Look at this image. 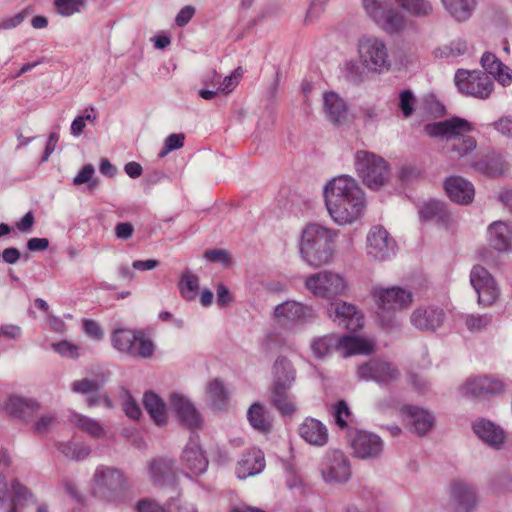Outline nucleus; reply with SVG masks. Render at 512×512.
I'll use <instances>...</instances> for the list:
<instances>
[{
	"mask_svg": "<svg viewBox=\"0 0 512 512\" xmlns=\"http://www.w3.org/2000/svg\"><path fill=\"white\" fill-rule=\"evenodd\" d=\"M2 409L15 418L26 420L39 410V404L32 399L10 396L3 403Z\"/></svg>",
	"mask_w": 512,
	"mask_h": 512,
	"instance_id": "nucleus-29",
	"label": "nucleus"
},
{
	"mask_svg": "<svg viewBox=\"0 0 512 512\" xmlns=\"http://www.w3.org/2000/svg\"><path fill=\"white\" fill-rule=\"evenodd\" d=\"M174 461L168 458H160L151 462L150 476L155 484H162L173 475Z\"/></svg>",
	"mask_w": 512,
	"mask_h": 512,
	"instance_id": "nucleus-39",
	"label": "nucleus"
},
{
	"mask_svg": "<svg viewBox=\"0 0 512 512\" xmlns=\"http://www.w3.org/2000/svg\"><path fill=\"white\" fill-rule=\"evenodd\" d=\"M112 344L119 352L134 358H149L154 353V344L141 332L130 329H116L112 333Z\"/></svg>",
	"mask_w": 512,
	"mask_h": 512,
	"instance_id": "nucleus-8",
	"label": "nucleus"
},
{
	"mask_svg": "<svg viewBox=\"0 0 512 512\" xmlns=\"http://www.w3.org/2000/svg\"><path fill=\"white\" fill-rule=\"evenodd\" d=\"M444 8L457 21L469 19L476 7V0H441Z\"/></svg>",
	"mask_w": 512,
	"mask_h": 512,
	"instance_id": "nucleus-36",
	"label": "nucleus"
},
{
	"mask_svg": "<svg viewBox=\"0 0 512 512\" xmlns=\"http://www.w3.org/2000/svg\"><path fill=\"white\" fill-rule=\"evenodd\" d=\"M105 381V375H102L100 380L83 378L73 381L70 385V388L74 393L87 396L91 393L99 392Z\"/></svg>",
	"mask_w": 512,
	"mask_h": 512,
	"instance_id": "nucleus-45",
	"label": "nucleus"
},
{
	"mask_svg": "<svg viewBox=\"0 0 512 512\" xmlns=\"http://www.w3.org/2000/svg\"><path fill=\"white\" fill-rule=\"evenodd\" d=\"M119 399L125 414L134 420H137L141 416V409L135 399L132 397L129 390L121 387L119 390Z\"/></svg>",
	"mask_w": 512,
	"mask_h": 512,
	"instance_id": "nucleus-46",
	"label": "nucleus"
},
{
	"mask_svg": "<svg viewBox=\"0 0 512 512\" xmlns=\"http://www.w3.org/2000/svg\"><path fill=\"white\" fill-rule=\"evenodd\" d=\"M492 126L503 136L512 138V116H503L493 122Z\"/></svg>",
	"mask_w": 512,
	"mask_h": 512,
	"instance_id": "nucleus-63",
	"label": "nucleus"
},
{
	"mask_svg": "<svg viewBox=\"0 0 512 512\" xmlns=\"http://www.w3.org/2000/svg\"><path fill=\"white\" fill-rule=\"evenodd\" d=\"M185 136L182 133L169 135L165 139L164 147L160 151L159 156L164 157L173 150L180 149L184 145Z\"/></svg>",
	"mask_w": 512,
	"mask_h": 512,
	"instance_id": "nucleus-55",
	"label": "nucleus"
},
{
	"mask_svg": "<svg viewBox=\"0 0 512 512\" xmlns=\"http://www.w3.org/2000/svg\"><path fill=\"white\" fill-rule=\"evenodd\" d=\"M54 5L60 15L68 17L79 13L85 6V0H55Z\"/></svg>",
	"mask_w": 512,
	"mask_h": 512,
	"instance_id": "nucleus-50",
	"label": "nucleus"
},
{
	"mask_svg": "<svg viewBox=\"0 0 512 512\" xmlns=\"http://www.w3.org/2000/svg\"><path fill=\"white\" fill-rule=\"evenodd\" d=\"M375 346V341L369 338L355 336L338 337L334 334L315 337L311 341L312 353L318 359L324 358L333 350L339 352L342 357L355 354H371L375 351Z\"/></svg>",
	"mask_w": 512,
	"mask_h": 512,
	"instance_id": "nucleus-3",
	"label": "nucleus"
},
{
	"mask_svg": "<svg viewBox=\"0 0 512 512\" xmlns=\"http://www.w3.org/2000/svg\"><path fill=\"white\" fill-rule=\"evenodd\" d=\"M206 395L209 404L216 409H221L228 397L223 383L217 379L208 383Z\"/></svg>",
	"mask_w": 512,
	"mask_h": 512,
	"instance_id": "nucleus-44",
	"label": "nucleus"
},
{
	"mask_svg": "<svg viewBox=\"0 0 512 512\" xmlns=\"http://www.w3.org/2000/svg\"><path fill=\"white\" fill-rule=\"evenodd\" d=\"M304 284L305 288L314 296L325 299L340 296L347 289L346 279L340 273L332 270L310 274Z\"/></svg>",
	"mask_w": 512,
	"mask_h": 512,
	"instance_id": "nucleus-7",
	"label": "nucleus"
},
{
	"mask_svg": "<svg viewBox=\"0 0 512 512\" xmlns=\"http://www.w3.org/2000/svg\"><path fill=\"white\" fill-rule=\"evenodd\" d=\"M265 467V459L261 450L253 449L241 457L238 461L236 474L239 479H246L262 472Z\"/></svg>",
	"mask_w": 512,
	"mask_h": 512,
	"instance_id": "nucleus-27",
	"label": "nucleus"
},
{
	"mask_svg": "<svg viewBox=\"0 0 512 512\" xmlns=\"http://www.w3.org/2000/svg\"><path fill=\"white\" fill-rule=\"evenodd\" d=\"M199 277L190 271L182 274L179 281V291L181 296L187 301L196 299L199 292Z\"/></svg>",
	"mask_w": 512,
	"mask_h": 512,
	"instance_id": "nucleus-41",
	"label": "nucleus"
},
{
	"mask_svg": "<svg viewBox=\"0 0 512 512\" xmlns=\"http://www.w3.org/2000/svg\"><path fill=\"white\" fill-rule=\"evenodd\" d=\"M402 420L408 430L420 437L427 435L435 425V417L428 410L414 405L400 409Z\"/></svg>",
	"mask_w": 512,
	"mask_h": 512,
	"instance_id": "nucleus-17",
	"label": "nucleus"
},
{
	"mask_svg": "<svg viewBox=\"0 0 512 512\" xmlns=\"http://www.w3.org/2000/svg\"><path fill=\"white\" fill-rule=\"evenodd\" d=\"M476 147V139L468 135L461 139L450 142L448 146V155L453 160H459L473 152Z\"/></svg>",
	"mask_w": 512,
	"mask_h": 512,
	"instance_id": "nucleus-40",
	"label": "nucleus"
},
{
	"mask_svg": "<svg viewBox=\"0 0 512 512\" xmlns=\"http://www.w3.org/2000/svg\"><path fill=\"white\" fill-rule=\"evenodd\" d=\"M360 63L369 72L382 73L391 67L386 43L376 36H362L357 42Z\"/></svg>",
	"mask_w": 512,
	"mask_h": 512,
	"instance_id": "nucleus-6",
	"label": "nucleus"
},
{
	"mask_svg": "<svg viewBox=\"0 0 512 512\" xmlns=\"http://www.w3.org/2000/svg\"><path fill=\"white\" fill-rule=\"evenodd\" d=\"M323 111L326 118L334 125L341 126L349 120V110L346 101L333 91L323 94Z\"/></svg>",
	"mask_w": 512,
	"mask_h": 512,
	"instance_id": "nucleus-24",
	"label": "nucleus"
},
{
	"mask_svg": "<svg viewBox=\"0 0 512 512\" xmlns=\"http://www.w3.org/2000/svg\"><path fill=\"white\" fill-rule=\"evenodd\" d=\"M11 489L13 492L12 507L14 508H17L20 505H24L26 502L32 499V493L17 479L11 482Z\"/></svg>",
	"mask_w": 512,
	"mask_h": 512,
	"instance_id": "nucleus-49",
	"label": "nucleus"
},
{
	"mask_svg": "<svg viewBox=\"0 0 512 512\" xmlns=\"http://www.w3.org/2000/svg\"><path fill=\"white\" fill-rule=\"evenodd\" d=\"M351 447L353 454L363 460L379 458L384 451V442L382 439L371 432L357 431L351 437Z\"/></svg>",
	"mask_w": 512,
	"mask_h": 512,
	"instance_id": "nucleus-18",
	"label": "nucleus"
},
{
	"mask_svg": "<svg viewBox=\"0 0 512 512\" xmlns=\"http://www.w3.org/2000/svg\"><path fill=\"white\" fill-rule=\"evenodd\" d=\"M95 173V169L92 164H86L81 171L74 177L73 183L75 185H81L84 183H89V186L95 187L97 185L96 180H92V177Z\"/></svg>",
	"mask_w": 512,
	"mask_h": 512,
	"instance_id": "nucleus-58",
	"label": "nucleus"
},
{
	"mask_svg": "<svg viewBox=\"0 0 512 512\" xmlns=\"http://www.w3.org/2000/svg\"><path fill=\"white\" fill-rule=\"evenodd\" d=\"M325 205L338 225L352 224L364 215L365 194L358 182L348 175L330 180L324 188Z\"/></svg>",
	"mask_w": 512,
	"mask_h": 512,
	"instance_id": "nucleus-1",
	"label": "nucleus"
},
{
	"mask_svg": "<svg viewBox=\"0 0 512 512\" xmlns=\"http://www.w3.org/2000/svg\"><path fill=\"white\" fill-rule=\"evenodd\" d=\"M472 430L475 435L487 446L495 450H501L506 442L504 429L485 418H478L472 422Z\"/></svg>",
	"mask_w": 512,
	"mask_h": 512,
	"instance_id": "nucleus-20",
	"label": "nucleus"
},
{
	"mask_svg": "<svg viewBox=\"0 0 512 512\" xmlns=\"http://www.w3.org/2000/svg\"><path fill=\"white\" fill-rule=\"evenodd\" d=\"M321 473L327 483L346 482L351 475L348 458L340 450L328 452L322 464Z\"/></svg>",
	"mask_w": 512,
	"mask_h": 512,
	"instance_id": "nucleus-16",
	"label": "nucleus"
},
{
	"mask_svg": "<svg viewBox=\"0 0 512 512\" xmlns=\"http://www.w3.org/2000/svg\"><path fill=\"white\" fill-rule=\"evenodd\" d=\"M276 322L286 328L303 325L314 318V310L297 301H285L274 308Z\"/></svg>",
	"mask_w": 512,
	"mask_h": 512,
	"instance_id": "nucleus-13",
	"label": "nucleus"
},
{
	"mask_svg": "<svg viewBox=\"0 0 512 512\" xmlns=\"http://www.w3.org/2000/svg\"><path fill=\"white\" fill-rule=\"evenodd\" d=\"M449 198L459 204H468L474 198V187L471 182L461 176H451L444 182Z\"/></svg>",
	"mask_w": 512,
	"mask_h": 512,
	"instance_id": "nucleus-26",
	"label": "nucleus"
},
{
	"mask_svg": "<svg viewBox=\"0 0 512 512\" xmlns=\"http://www.w3.org/2000/svg\"><path fill=\"white\" fill-rule=\"evenodd\" d=\"M243 75L241 67H237L230 75L226 76L218 87V91L222 93H230L237 85L239 79Z\"/></svg>",
	"mask_w": 512,
	"mask_h": 512,
	"instance_id": "nucleus-56",
	"label": "nucleus"
},
{
	"mask_svg": "<svg viewBox=\"0 0 512 512\" xmlns=\"http://www.w3.org/2000/svg\"><path fill=\"white\" fill-rule=\"evenodd\" d=\"M57 418L54 414H46L41 416L33 425V431L37 434L48 432L55 426Z\"/></svg>",
	"mask_w": 512,
	"mask_h": 512,
	"instance_id": "nucleus-61",
	"label": "nucleus"
},
{
	"mask_svg": "<svg viewBox=\"0 0 512 512\" xmlns=\"http://www.w3.org/2000/svg\"><path fill=\"white\" fill-rule=\"evenodd\" d=\"M51 347L55 352H57L62 357L76 359L79 356L78 346L66 340L52 343Z\"/></svg>",
	"mask_w": 512,
	"mask_h": 512,
	"instance_id": "nucleus-52",
	"label": "nucleus"
},
{
	"mask_svg": "<svg viewBox=\"0 0 512 512\" xmlns=\"http://www.w3.org/2000/svg\"><path fill=\"white\" fill-rule=\"evenodd\" d=\"M468 51V45L465 40L458 38L451 41L448 45L444 46L442 53L446 57H457L465 54Z\"/></svg>",
	"mask_w": 512,
	"mask_h": 512,
	"instance_id": "nucleus-54",
	"label": "nucleus"
},
{
	"mask_svg": "<svg viewBox=\"0 0 512 512\" xmlns=\"http://www.w3.org/2000/svg\"><path fill=\"white\" fill-rule=\"evenodd\" d=\"M472 167L479 173L488 176H498L506 170V164L497 154H488L473 162Z\"/></svg>",
	"mask_w": 512,
	"mask_h": 512,
	"instance_id": "nucleus-35",
	"label": "nucleus"
},
{
	"mask_svg": "<svg viewBox=\"0 0 512 512\" xmlns=\"http://www.w3.org/2000/svg\"><path fill=\"white\" fill-rule=\"evenodd\" d=\"M470 283L478 294V304L483 307L491 306L500 295L495 279L486 268L480 265L472 268Z\"/></svg>",
	"mask_w": 512,
	"mask_h": 512,
	"instance_id": "nucleus-14",
	"label": "nucleus"
},
{
	"mask_svg": "<svg viewBox=\"0 0 512 512\" xmlns=\"http://www.w3.org/2000/svg\"><path fill=\"white\" fill-rule=\"evenodd\" d=\"M379 308L393 310L408 307L412 301V293L400 287L378 289L374 291Z\"/></svg>",
	"mask_w": 512,
	"mask_h": 512,
	"instance_id": "nucleus-23",
	"label": "nucleus"
},
{
	"mask_svg": "<svg viewBox=\"0 0 512 512\" xmlns=\"http://www.w3.org/2000/svg\"><path fill=\"white\" fill-rule=\"evenodd\" d=\"M181 463L190 476L202 475L208 468V458L198 436L191 437L181 454Z\"/></svg>",
	"mask_w": 512,
	"mask_h": 512,
	"instance_id": "nucleus-19",
	"label": "nucleus"
},
{
	"mask_svg": "<svg viewBox=\"0 0 512 512\" xmlns=\"http://www.w3.org/2000/svg\"><path fill=\"white\" fill-rule=\"evenodd\" d=\"M273 387L291 388L296 380V370L292 361L286 356L280 355L272 366Z\"/></svg>",
	"mask_w": 512,
	"mask_h": 512,
	"instance_id": "nucleus-28",
	"label": "nucleus"
},
{
	"mask_svg": "<svg viewBox=\"0 0 512 512\" xmlns=\"http://www.w3.org/2000/svg\"><path fill=\"white\" fill-rule=\"evenodd\" d=\"M445 320L443 309L435 306L417 307L410 316L411 324L420 331H435Z\"/></svg>",
	"mask_w": 512,
	"mask_h": 512,
	"instance_id": "nucleus-21",
	"label": "nucleus"
},
{
	"mask_svg": "<svg viewBox=\"0 0 512 512\" xmlns=\"http://www.w3.org/2000/svg\"><path fill=\"white\" fill-rule=\"evenodd\" d=\"M298 431L300 437L310 445L322 447L328 443V429L325 424L316 418H305L299 425Z\"/></svg>",
	"mask_w": 512,
	"mask_h": 512,
	"instance_id": "nucleus-25",
	"label": "nucleus"
},
{
	"mask_svg": "<svg viewBox=\"0 0 512 512\" xmlns=\"http://www.w3.org/2000/svg\"><path fill=\"white\" fill-rule=\"evenodd\" d=\"M389 4L388 0H362L363 8L372 20Z\"/></svg>",
	"mask_w": 512,
	"mask_h": 512,
	"instance_id": "nucleus-57",
	"label": "nucleus"
},
{
	"mask_svg": "<svg viewBox=\"0 0 512 512\" xmlns=\"http://www.w3.org/2000/svg\"><path fill=\"white\" fill-rule=\"evenodd\" d=\"M490 245L498 251H507L512 246V230L507 223L495 221L488 227Z\"/></svg>",
	"mask_w": 512,
	"mask_h": 512,
	"instance_id": "nucleus-33",
	"label": "nucleus"
},
{
	"mask_svg": "<svg viewBox=\"0 0 512 512\" xmlns=\"http://www.w3.org/2000/svg\"><path fill=\"white\" fill-rule=\"evenodd\" d=\"M354 165L363 183L372 190H378L389 180L388 163L380 156L365 150L355 153Z\"/></svg>",
	"mask_w": 512,
	"mask_h": 512,
	"instance_id": "nucleus-4",
	"label": "nucleus"
},
{
	"mask_svg": "<svg viewBox=\"0 0 512 512\" xmlns=\"http://www.w3.org/2000/svg\"><path fill=\"white\" fill-rule=\"evenodd\" d=\"M397 243L381 225L371 227L366 236V255L374 262L390 259L397 252Z\"/></svg>",
	"mask_w": 512,
	"mask_h": 512,
	"instance_id": "nucleus-10",
	"label": "nucleus"
},
{
	"mask_svg": "<svg viewBox=\"0 0 512 512\" xmlns=\"http://www.w3.org/2000/svg\"><path fill=\"white\" fill-rule=\"evenodd\" d=\"M373 21L386 33L394 34L406 25L405 16L390 3Z\"/></svg>",
	"mask_w": 512,
	"mask_h": 512,
	"instance_id": "nucleus-31",
	"label": "nucleus"
},
{
	"mask_svg": "<svg viewBox=\"0 0 512 512\" xmlns=\"http://www.w3.org/2000/svg\"><path fill=\"white\" fill-rule=\"evenodd\" d=\"M492 322L491 314H471L466 317L465 324L472 333H478L485 330Z\"/></svg>",
	"mask_w": 512,
	"mask_h": 512,
	"instance_id": "nucleus-48",
	"label": "nucleus"
},
{
	"mask_svg": "<svg viewBox=\"0 0 512 512\" xmlns=\"http://www.w3.org/2000/svg\"><path fill=\"white\" fill-rule=\"evenodd\" d=\"M333 416L336 424L340 428L347 427V418L350 416V410L347 403L344 400H340L334 407Z\"/></svg>",
	"mask_w": 512,
	"mask_h": 512,
	"instance_id": "nucleus-59",
	"label": "nucleus"
},
{
	"mask_svg": "<svg viewBox=\"0 0 512 512\" xmlns=\"http://www.w3.org/2000/svg\"><path fill=\"white\" fill-rule=\"evenodd\" d=\"M290 389L291 388L286 387H272L271 390V401L273 406L285 416H290L296 411V406L288 393Z\"/></svg>",
	"mask_w": 512,
	"mask_h": 512,
	"instance_id": "nucleus-37",
	"label": "nucleus"
},
{
	"mask_svg": "<svg viewBox=\"0 0 512 512\" xmlns=\"http://www.w3.org/2000/svg\"><path fill=\"white\" fill-rule=\"evenodd\" d=\"M171 405L180 422L189 429H198L203 426V418L188 398L174 393L170 397Z\"/></svg>",
	"mask_w": 512,
	"mask_h": 512,
	"instance_id": "nucleus-22",
	"label": "nucleus"
},
{
	"mask_svg": "<svg viewBox=\"0 0 512 512\" xmlns=\"http://www.w3.org/2000/svg\"><path fill=\"white\" fill-rule=\"evenodd\" d=\"M455 84L465 95L486 99L493 91V82L485 72L459 69L455 74Z\"/></svg>",
	"mask_w": 512,
	"mask_h": 512,
	"instance_id": "nucleus-11",
	"label": "nucleus"
},
{
	"mask_svg": "<svg viewBox=\"0 0 512 512\" xmlns=\"http://www.w3.org/2000/svg\"><path fill=\"white\" fill-rule=\"evenodd\" d=\"M58 449L66 457L77 461L85 459L90 453V449L81 444L61 443Z\"/></svg>",
	"mask_w": 512,
	"mask_h": 512,
	"instance_id": "nucleus-47",
	"label": "nucleus"
},
{
	"mask_svg": "<svg viewBox=\"0 0 512 512\" xmlns=\"http://www.w3.org/2000/svg\"><path fill=\"white\" fill-rule=\"evenodd\" d=\"M195 13V8L191 5L183 7L175 17V23L178 27H183L189 23Z\"/></svg>",
	"mask_w": 512,
	"mask_h": 512,
	"instance_id": "nucleus-64",
	"label": "nucleus"
},
{
	"mask_svg": "<svg viewBox=\"0 0 512 512\" xmlns=\"http://www.w3.org/2000/svg\"><path fill=\"white\" fill-rule=\"evenodd\" d=\"M407 13L414 17H427L432 14L433 6L428 0H395Z\"/></svg>",
	"mask_w": 512,
	"mask_h": 512,
	"instance_id": "nucleus-43",
	"label": "nucleus"
},
{
	"mask_svg": "<svg viewBox=\"0 0 512 512\" xmlns=\"http://www.w3.org/2000/svg\"><path fill=\"white\" fill-rule=\"evenodd\" d=\"M327 314L335 324L348 331L356 332L363 327V315L352 303L344 301L330 303Z\"/></svg>",
	"mask_w": 512,
	"mask_h": 512,
	"instance_id": "nucleus-15",
	"label": "nucleus"
},
{
	"mask_svg": "<svg viewBox=\"0 0 512 512\" xmlns=\"http://www.w3.org/2000/svg\"><path fill=\"white\" fill-rule=\"evenodd\" d=\"M364 67L356 61H348L345 63L346 77L354 82L359 83L363 79Z\"/></svg>",
	"mask_w": 512,
	"mask_h": 512,
	"instance_id": "nucleus-60",
	"label": "nucleus"
},
{
	"mask_svg": "<svg viewBox=\"0 0 512 512\" xmlns=\"http://www.w3.org/2000/svg\"><path fill=\"white\" fill-rule=\"evenodd\" d=\"M29 15L30 11L23 9L13 16L0 18V31L18 27Z\"/></svg>",
	"mask_w": 512,
	"mask_h": 512,
	"instance_id": "nucleus-53",
	"label": "nucleus"
},
{
	"mask_svg": "<svg viewBox=\"0 0 512 512\" xmlns=\"http://www.w3.org/2000/svg\"><path fill=\"white\" fill-rule=\"evenodd\" d=\"M503 86H509L512 83V70L503 64H497V68L491 74Z\"/></svg>",
	"mask_w": 512,
	"mask_h": 512,
	"instance_id": "nucleus-62",
	"label": "nucleus"
},
{
	"mask_svg": "<svg viewBox=\"0 0 512 512\" xmlns=\"http://www.w3.org/2000/svg\"><path fill=\"white\" fill-rule=\"evenodd\" d=\"M143 405L150 417L157 425L167 422V408L161 397L154 392H146L143 396Z\"/></svg>",
	"mask_w": 512,
	"mask_h": 512,
	"instance_id": "nucleus-34",
	"label": "nucleus"
},
{
	"mask_svg": "<svg viewBox=\"0 0 512 512\" xmlns=\"http://www.w3.org/2000/svg\"><path fill=\"white\" fill-rule=\"evenodd\" d=\"M463 390L465 394L478 398L501 392L503 385L499 380L484 376L467 382Z\"/></svg>",
	"mask_w": 512,
	"mask_h": 512,
	"instance_id": "nucleus-32",
	"label": "nucleus"
},
{
	"mask_svg": "<svg viewBox=\"0 0 512 512\" xmlns=\"http://www.w3.org/2000/svg\"><path fill=\"white\" fill-rule=\"evenodd\" d=\"M473 130L472 122L458 116L424 126V131L428 136L440 138L449 143L468 136Z\"/></svg>",
	"mask_w": 512,
	"mask_h": 512,
	"instance_id": "nucleus-12",
	"label": "nucleus"
},
{
	"mask_svg": "<svg viewBox=\"0 0 512 512\" xmlns=\"http://www.w3.org/2000/svg\"><path fill=\"white\" fill-rule=\"evenodd\" d=\"M356 375L360 380L373 381L382 386H389L401 378L397 365L383 358H372L359 365Z\"/></svg>",
	"mask_w": 512,
	"mask_h": 512,
	"instance_id": "nucleus-9",
	"label": "nucleus"
},
{
	"mask_svg": "<svg viewBox=\"0 0 512 512\" xmlns=\"http://www.w3.org/2000/svg\"><path fill=\"white\" fill-rule=\"evenodd\" d=\"M127 481L124 474L117 468L99 466L93 475V493L99 498L118 503L126 496Z\"/></svg>",
	"mask_w": 512,
	"mask_h": 512,
	"instance_id": "nucleus-5",
	"label": "nucleus"
},
{
	"mask_svg": "<svg viewBox=\"0 0 512 512\" xmlns=\"http://www.w3.org/2000/svg\"><path fill=\"white\" fill-rule=\"evenodd\" d=\"M416 104V98L412 91L403 90L399 94V104L398 107L401 110L404 117H410L414 112V106Z\"/></svg>",
	"mask_w": 512,
	"mask_h": 512,
	"instance_id": "nucleus-51",
	"label": "nucleus"
},
{
	"mask_svg": "<svg viewBox=\"0 0 512 512\" xmlns=\"http://www.w3.org/2000/svg\"><path fill=\"white\" fill-rule=\"evenodd\" d=\"M451 496L457 512H471L476 506V492L471 485L464 482L453 484Z\"/></svg>",
	"mask_w": 512,
	"mask_h": 512,
	"instance_id": "nucleus-30",
	"label": "nucleus"
},
{
	"mask_svg": "<svg viewBox=\"0 0 512 512\" xmlns=\"http://www.w3.org/2000/svg\"><path fill=\"white\" fill-rule=\"evenodd\" d=\"M70 421L76 427H78L79 429L83 430L84 432L88 433L93 437L99 438L104 434V429L102 425L95 419H91L87 416L78 413H73L70 416Z\"/></svg>",
	"mask_w": 512,
	"mask_h": 512,
	"instance_id": "nucleus-42",
	"label": "nucleus"
},
{
	"mask_svg": "<svg viewBox=\"0 0 512 512\" xmlns=\"http://www.w3.org/2000/svg\"><path fill=\"white\" fill-rule=\"evenodd\" d=\"M338 231L310 223L306 225L299 241V255L301 259L312 268L329 265L334 260V244Z\"/></svg>",
	"mask_w": 512,
	"mask_h": 512,
	"instance_id": "nucleus-2",
	"label": "nucleus"
},
{
	"mask_svg": "<svg viewBox=\"0 0 512 512\" xmlns=\"http://www.w3.org/2000/svg\"><path fill=\"white\" fill-rule=\"evenodd\" d=\"M250 425L261 432H268L271 429L272 421L264 407L259 403L250 406L247 412Z\"/></svg>",
	"mask_w": 512,
	"mask_h": 512,
	"instance_id": "nucleus-38",
	"label": "nucleus"
}]
</instances>
